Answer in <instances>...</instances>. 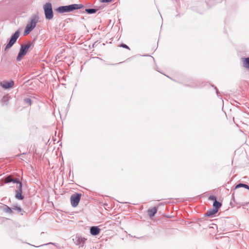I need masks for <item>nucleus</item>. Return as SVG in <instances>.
I'll list each match as a JSON object with an SVG mask.
<instances>
[{"mask_svg": "<svg viewBox=\"0 0 249 249\" xmlns=\"http://www.w3.org/2000/svg\"><path fill=\"white\" fill-rule=\"evenodd\" d=\"M16 197L17 199H19V200H22L23 199L24 197L21 194L22 192L16 191Z\"/></svg>", "mask_w": 249, "mask_h": 249, "instance_id": "ddd939ff", "label": "nucleus"}, {"mask_svg": "<svg viewBox=\"0 0 249 249\" xmlns=\"http://www.w3.org/2000/svg\"><path fill=\"white\" fill-rule=\"evenodd\" d=\"M97 10L96 9H86L85 11L89 14H92L95 13L97 12Z\"/></svg>", "mask_w": 249, "mask_h": 249, "instance_id": "2eb2a0df", "label": "nucleus"}, {"mask_svg": "<svg viewBox=\"0 0 249 249\" xmlns=\"http://www.w3.org/2000/svg\"><path fill=\"white\" fill-rule=\"evenodd\" d=\"M38 19L39 18L37 15H34L31 17L30 22L25 27L24 35L29 34L36 27Z\"/></svg>", "mask_w": 249, "mask_h": 249, "instance_id": "f03ea898", "label": "nucleus"}, {"mask_svg": "<svg viewBox=\"0 0 249 249\" xmlns=\"http://www.w3.org/2000/svg\"><path fill=\"white\" fill-rule=\"evenodd\" d=\"M100 229L97 227L93 226L90 228V232L93 235H96L100 233Z\"/></svg>", "mask_w": 249, "mask_h": 249, "instance_id": "9d476101", "label": "nucleus"}, {"mask_svg": "<svg viewBox=\"0 0 249 249\" xmlns=\"http://www.w3.org/2000/svg\"><path fill=\"white\" fill-rule=\"evenodd\" d=\"M221 203L217 201V200H215V201L214 202L213 204V208H216V210H217L218 211V209L221 207Z\"/></svg>", "mask_w": 249, "mask_h": 249, "instance_id": "4468645a", "label": "nucleus"}, {"mask_svg": "<svg viewBox=\"0 0 249 249\" xmlns=\"http://www.w3.org/2000/svg\"><path fill=\"white\" fill-rule=\"evenodd\" d=\"M218 212L217 210H216V208H213L212 209L209 210L207 211V213H206V215L208 216H210L213 215H214Z\"/></svg>", "mask_w": 249, "mask_h": 249, "instance_id": "f8f14e48", "label": "nucleus"}, {"mask_svg": "<svg viewBox=\"0 0 249 249\" xmlns=\"http://www.w3.org/2000/svg\"><path fill=\"white\" fill-rule=\"evenodd\" d=\"M86 240V239L84 237H82L79 235H77L75 237V243L77 245L79 246V247H83Z\"/></svg>", "mask_w": 249, "mask_h": 249, "instance_id": "6e6552de", "label": "nucleus"}, {"mask_svg": "<svg viewBox=\"0 0 249 249\" xmlns=\"http://www.w3.org/2000/svg\"><path fill=\"white\" fill-rule=\"evenodd\" d=\"M24 101H25V102L28 104L29 105H31V100L30 98H25L24 99Z\"/></svg>", "mask_w": 249, "mask_h": 249, "instance_id": "aec40b11", "label": "nucleus"}, {"mask_svg": "<svg viewBox=\"0 0 249 249\" xmlns=\"http://www.w3.org/2000/svg\"><path fill=\"white\" fill-rule=\"evenodd\" d=\"M157 212V209L156 207H154L148 210V214L150 217H152Z\"/></svg>", "mask_w": 249, "mask_h": 249, "instance_id": "9b49d317", "label": "nucleus"}, {"mask_svg": "<svg viewBox=\"0 0 249 249\" xmlns=\"http://www.w3.org/2000/svg\"><path fill=\"white\" fill-rule=\"evenodd\" d=\"M20 35V32L18 30L16 31L11 36L9 42L6 45L5 50L10 48L16 42Z\"/></svg>", "mask_w": 249, "mask_h": 249, "instance_id": "39448f33", "label": "nucleus"}, {"mask_svg": "<svg viewBox=\"0 0 249 249\" xmlns=\"http://www.w3.org/2000/svg\"><path fill=\"white\" fill-rule=\"evenodd\" d=\"M14 85V82L11 81L10 82L3 81L0 83V86L5 89L12 88Z\"/></svg>", "mask_w": 249, "mask_h": 249, "instance_id": "1a4fd4ad", "label": "nucleus"}, {"mask_svg": "<svg viewBox=\"0 0 249 249\" xmlns=\"http://www.w3.org/2000/svg\"><path fill=\"white\" fill-rule=\"evenodd\" d=\"M112 0H100V1L102 3H107V2H110L112 1Z\"/></svg>", "mask_w": 249, "mask_h": 249, "instance_id": "4be33fe9", "label": "nucleus"}, {"mask_svg": "<svg viewBox=\"0 0 249 249\" xmlns=\"http://www.w3.org/2000/svg\"><path fill=\"white\" fill-rule=\"evenodd\" d=\"M6 183L13 182V183H17L18 186L17 187V190L16 191L22 192V183L19 181L17 178H13L12 176H8L5 178Z\"/></svg>", "mask_w": 249, "mask_h": 249, "instance_id": "0eeeda50", "label": "nucleus"}, {"mask_svg": "<svg viewBox=\"0 0 249 249\" xmlns=\"http://www.w3.org/2000/svg\"><path fill=\"white\" fill-rule=\"evenodd\" d=\"M43 9L46 18L49 20L52 19L53 16L52 4L50 2L46 3L43 6Z\"/></svg>", "mask_w": 249, "mask_h": 249, "instance_id": "7ed1b4c3", "label": "nucleus"}, {"mask_svg": "<svg viewBox=\"0 0 249 249\" xmlns=\"http://www.w3.org/2000/svg\"><path fill=\"white\" fill-rule=\"evenodd\" d=\"M209 199L212 200H214V201H215V200H216V198L215 196H209Z\"/></svg>", "mask_w": 249, "mask_h": 249, "instance_id": "412c9836", "label": "nucleus"}, {"mask_svg": "<svg viewBox=\"0 0 249 249\" xmlns=\"http://www.w3.org/2000/svg\"><path fill=\"white\" fill-rule=\"evenodd\" d=\"M244 66L249 69V57L245 59L244 61Z\"/></svg>", "mask_w": 249, "mask_h": 249, "instance_id": "f3484780", "label": "nucleus"}, {"mask_svg": "<svg viewBox=\"0 0 249 249\" xmlns=\"http://www.w3.org/2000/svg\"><path fill=\"white\" fill-rule=\"evenodd\" d=\"M240 187H244L247 189H249V186L246 184L239 183L235 186V189L239 188Z\"/></svg>", "mask_w": 249, "mask_h": 249, "instance_id": "dca6fc26", "label": "nucleus"}, {"mask_svg": "<svg viewBox=\"0 0 249 249\" xmlns=\"http://www.w3.org/2000/svg\"><path fill=\"white\" fill-rule=\"evenodd\" d=\"M31 45V43H30L25 45H21L18 55L17 57V61H19L22 57L26 55Z\"/></svg>", "mask_w": 249, "mask_h": 249, "instance_id": "20e7f679", "label": "nucleus"}, {"mask_svg": "<svg viewBox=\"0 0 249 249\" xmlns=\"http://www.w3.org/2000/svg\"><path fill=\"white\" fill-rule=\"evenodd\" d=\"M83 5L78 4H73L67 6H62L58 7L56 11L59 13L70 12L74 10L80 9L83 7Z\"/></svg>", "mask_w": 249, "mask_h": 249, "instance_id": "f257e3e1", "label": "nucleus"}, {"mask_svg": "<svg viewBox=\"0 0 249 249\" xmlns=\"http://www.w3.org/2000/svg\"><path fill=\"white\" fill-rule=\"evenodd\" d=\"M121 46L123 47V48H126V49H129V47L125 44H122L121 45Z\"/></svg>", "mask_w": 249, "mask_h": 249, "instance_id": "5701e85b", "label": "nucleus"}, {"mask_svg": "<svg viewBox=\"0 0 249 249\" xmlns=\"http://www.w3.org/2000/svg\"><path fill=\"white\" fill-rule=\"evenodd\" d=\"M12 209L13 210H16L19 213H21L22 212L21 208L18 206H13Z\"/></svg>", "mask_w": 249, "mask_h": 249, "instance_id": "6ab92c4d", "label": "nucleus"}, {"mask_svg": "<svg viewBox=\"0 0 249 249\" xmlns=\"http://www.w3.org/2000/svg\"><path fill=\"white\" fill-rule=\"evenodd\" d=\"M12 208H10L9 207L5 206L4 208V211L7 213H12Z\"/></svg>", "mask_w": 249, "mask_h": 249, "instance_id": "a211bd4d", "label": "nucleus"}, {"mask_svg": "<svg viewBox=\"0 0 249 249\" xmlns=\"http://www.w3.org/2000/svg\"><path fill=\"white\" fill-rule=\"evenodd\" d=\"M81 195L78 193H75L72 195L71 196V202L72 206L76 207L81 198Z\"/></svg>", "mask_w": 249, "mask_h": 249, "instance_id": "423d86ee", "label": "nucleus"}]
</instances>
